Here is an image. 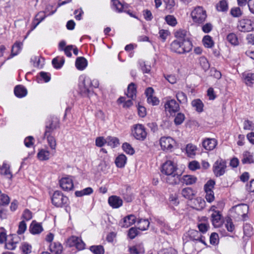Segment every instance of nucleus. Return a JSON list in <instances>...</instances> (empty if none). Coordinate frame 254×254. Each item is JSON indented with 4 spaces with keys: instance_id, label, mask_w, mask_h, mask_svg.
I'll list each match as a JSON object with an SVG mask.
<instances>
[{
    "instance_id": "ea45409f",
    "label": "nucleus",
    "mask_w": 254,
    "mask_h": 254,
    "mask_svg": "<svg viewBox=\"0 0 254 254\" xmlns=\"http://www.w3.org/2000/svg\"><path fill=\"white\" fill-rule=\"evenodd\" d=\"M230 14L234 17H239L242 16L243 12L239 7H236L231 8Z\"/></svg>"
},
{
    "instance_id": "9b49d317",
    "label": "nucleus",
    "mask_w": 254,
    "mask_h": 254,
    "mask_svg": "<svg viewBox=\"0 0 254 254\" xmlns=\"http://www.w3.org/2000/svg\"><path fill=\"white\" fill-rule=\"evenodd\" d=\"M136 217L134 215L130 214L125 217L119 222V225L122 227L127 228L135 223Z\"/></svg>"
},
{
    "instance_id": "7c9ffc66",
    "label": "nucleus",
    "mask_w": 254,
    "mask_h": 254,
    "mask_svg": "<svg viewBox=\"0 0 254 254\" xmlns=\"http://www.w3.org/2000/svg\"><path fill=\"white\" fill-rule=\"evenodd\" d=\"M191 105L195 108L198 112H201L203 111V104L200 99L194 100L191 102Z\"/></svg>"
},
{
    "instance_id": "423d86ee",
    "label": "nucleus",
    "mask_w": 254,
    "mask_h": 254,
    "mask_svg": "<svg viewBox=\"0 0 254 254\" xmlns=\"http://www.w3.org/2000/svg\"><path fill=\"white\" fill-rule=\"evenodd\" d=\"M215 184V182L214 180H210L204 186V189L206 193L205 198L209 202H212L214 199V195L212 189L214 188Z\"/></svg>"
},
{
    "instance_id": "e433bc0d",
    "label": "nucleus",
    "mask_w": 254,
    "mask_h": 254,
    "mask_svg": "<svg viewBox=\"0 0 254 254\" xmlns=\"http://www.w3.org/2000/svg\"><path fill=\"white\" fill-rule=\"evenodd\" d=\"M227 40L233 45H237L239 43L237 36L233 33H230L227 35Z\"/></svg>"
},
{
    "instance_id": "338daca9",
    "label": "nucleus",
    "mask_w": 254,
    "mask_h": 254,
    "mask_svg": "<svg viewBox=\"0 0 254 254\" xmlns=\"http://www.w3.org/2000/svg\"><path fill=\"white\" fill-rule=\"evenodd\" d=\"M22 217L26 221L29 220L32 217V212L28 209H25L23 212Z\"/></svg>"
},
{
    "instance_id": "69168bd1",
    "label": "nucleus",
    "mask_w": 254,
    "mask_h": 254,
    "mask_svg": "<svg viewBox=\"0 0 254 254\" xmlns=\"http://www.w3.org/2000/svg\"><path fill=\"white\" fill-rule=\"evenodd\" d=\"M40 75L45 82H49L51 79L50 74L47 72L41 71L40 72Z\"/></svg>"
},
{
    "instance_id": "a18cd8bd",
    "label": "nucleus",
    "mask_w": 254,
    "mask_h": 254,
    "mask_svg": "<svg viewBox=\"0 0 254 254\" xmlns=\"http://www.w3.org/2000/svg\"><path fill=\"white\" fill-rule=\"evenodd\" d=\"M200 236V233L197 231L192 230L190 231V237L192 241H197Z\"/></svg>"
},
{
    "instance_id": "de8ad7c7",
    "label": "nucleus",
    "mask_w": 254,
    "mask_h": 254,
    "mask_svg": "<svg viewBox=\"0 0 254 254\" xmlns=\"http://www.w3.org/2000/svg\"><path fill=\"white\" fill-rule=\"evenodd\" d=\"M137 228L135 227L130 228L128 231V236L131 239H134L139 233Z\"/></svg>"
},
{
    "instance_id": "f8f14e48",
    "label": "nucleus",
    "mask_w": 254,
    "mask_h": 254,
    "mask_svg": "<svg viewBox=\"0 0 254 254\" xmlns=\"http://www.w3.org/2000/svg\"><path fill=\"white\" fill-rule=\"evenodd\" d=\"M108 203L113 208H118L122 205L123 200L119 196L112 195L108 198Z\"/></svg>"
},
{
    "instance_id": "72a5a7b5",
    "label": "nucleus",
    "mask_w": 254,
    "mask_h": 254,
    "mask_svg": "<svg viewBox=\"0 0 254 254\" xmlns=\"http://www.w3.org/2000/svg\"><path fill=\"white\" fill-rule=\"evenodd\" d=\"M204 46L208 48H211L214 45V42L212 38L209 35H205L202 39Z\"/></svg>"
},
{
    "instance_id": "680f3d73",
    "label": "nucleus",
    "mask_w": 254,
    "mask_h": 254,
    "mask_svg": "<svg viewBox=\"0 0 254 254\" xmlns=\"http://www.w3.org/2000/svg\"><path fill=\"white\" fill-rule=\"evenodd\" d=\"M244 129L253 130L254 128V125L252 122L248 120H246L244 122Z\"/></svg>"
},
{
    "instance_id": "2eb2a0df",
    "label": "nucleus",
    "mask_w": 254,
    "mask_h": 254,
    "mask_svg": "<svg viewBox=\"0 0 254 254\" xmlns=\"http://www.w3.org/2000/svg\"><path fill=\"white\" fill-rule=\"evenodd\" d=\"M216 145V140L214 138H206L202 142L203 147L207 150H213Z\"/></svg>"
},
{
    "instance_id": "1a4fd4ad",
    "label": "nucleus",
    "mask_w": 254,
    "mask_h": 254,
    "mask_svg": "<svg viewBox=\"0 0 254 254\" xmlns=\"http://www.w3.org/2000/svg\"><path fill=\"white\" fill-rule=\"evenodd\" d=\"M133 134L136 139L141 140H143L147 135L145 129L141 124H137L134 126Z\"/></svg>"
},
{
    "instance_id": "58836bf2",
    "label": "nucleus",
    "mask_w": 254,
    "mask_h": 254,
    "mask_svg": "<svg viewBox=\"0 0 254 254\" xmlns=\"http://www.w3.org/2000/svg\"><path fill=\"white\" fill-rule=\"evenodd\" d=\"M245 83L249 86L253 84V81L254 80V73H248L243 75Z\"/></svg>"
},
{
    "instance_id": "4c0bfd02",
    "label": "nucleus",
    "mask_w": 254,
    "mask_h": 254,
    "mask_svg": "<svg viewBox=\"0 0 254 254\" xmlns=\"http://www.w3.org/2000/svg\"><path fill=\"white\" fill-rule=\"evenodd\" d=\"M90 250L94 254H104V249L102 246H92L90 247Z\"/></svg>"
},
{
    "instance_id": "774afa93",
    "label": "nucleus",
    "mask_w": 254,
    "mask_h": 254,
    "mask_svg": "<svg viewBox=\"0 0 254 254\" xmlns=\"http://www.w3.org/2000/svg\"><path fill=\"white\" fill-rule=\"evenodd\" d=\"M140 66L141 70L143 73H148L151 70V66L149 65H146L144 62L142 64H140Z\"/></svg>"
},
{
    "instance_id": "052dcab7",
    "label": "nucleus",
    "mask_w": 254,
    "mask_h": 254,
    "mask_svg": "<svg viewBox=\"0 0 254 254\" xmlns=\"http://www.w3.org/2000/svg\"><path fill=\"white\" fill-rule=\"evenodd\" d=\"M218 241V235L216 233H212L210 236V243L212 245H215Z\"/></svg>"
},
{
    "instance_id": "393cba45",
    "label": "nucleus",
    "mask_w": 254,
    "mask_h": 254,
    "mask_svg": "<svg viewBox=\"0 0 254 254\" xmlns=\"http://www.w3.org/2000/svg\"><path fill=\"white\" fill-rule=\"evenodd\" d=\"M136 88L135 85L133 83H130L127 87V95L128 98L133 99V98L136 96Z\"/></svg>"
},
{
    "instance_id": "b1692460",
    "label": "nucleus",
    "mask_w": 254,
    "mask_h": 254,
    "mask_svg": "<svg viewBox=\"0 0 254 254\" xmlns=\"http://www.w3.org/2000/svg\"><path fill=\"white\" fill-rule=\"evenodd\" d=\"M182 194L187 199H191L195 193L193 190L190 187L184 188L182 190Z\"/></svg>"
},
{
    "instance_id": "cd10ccee",
    "label": "nucleus",
    "mask_w": 254,
    "mask_h": 254,
    "mask_svg": "<svg viewBox=\"0 0 254 254\" xmlns=\"http://www.w3.org/2000/svg\"><path fill=\"white\" fill-rule=\"evenodd\" d=\"M126 161V156L124 154H121L116 158L115 163L118 167L122 168L124 167Z\"/></svg>"
},
{
    "instance_id": "09e8293b",
    "label": "nucleus",
    "mask_w": 254,
    "mask_h": 254,
    "mask_svg": "<svg viewBox=\"0 0 254 254\" xmlns=\"http://www.w3.org/2000/svg\"><path fill=\"white\" fill-rule=\"evenodd\" d=\"M185 118L184 114L181 113H178L174 119V122L177 125H181L184 121Z\"/></svg>"
},
{
    "instance_id": "8fccbe9b",
    "label": "nucleus",
    "mask_w": 254,
    "mask_h": 254,
    "mask_svg": "<svg viewBox=\"0 0 254 254\" xmlns=\"http://www.w3.org/2000/svg\"><path fill=\"white\" fill-rule=\"evenodd\" d=\"M252 230L253 228L250 224H246L244 226V233L246 236L250 237L253 234Z\"/></svg>"
},
{
    "instance_id": "f03ea898",
    "label": "nucleus",
    "mask_w": 254,
    "mask_h": 254,
    "mask_svg": "<svg viewBox=\"0 0 254 254\" xmlns=\"http://www.w3.org/2000/svg\"><path fill=\"white\" fill-rule=\"evenodd\" d=\"M51 199L53 204L56 207H63L67 204L68 200L67 197L64 196L63 193L59 190L54 192Z\"/></svg>"
},
{
    "instance_id": "3c124183",
    "label": "nucleus",
    "mask_w": 254,
    "mask_h": 254,
    "mask_svg": "<svg viewBox=\"0 0 254 254\" xmlns=\"http://www.w3.org/2000/svg\"><path fill=\"white\" fill-rule=\"evenodd\" d=\"M176 98L179 102H186L187 101V97L183 92H179L176 94Z\"/></svg>"
},
{
    "instance_id": "4be33fe9",
    "label": "nucleus",
    "mask_w": 254,
    "mask_h": 254,
    "mask_svg": "<svg viewBox=\"0 0 254 254\" xmlns=\"http://www.w3.org/2000/svg\"><path fill=\"white\" fill-rule=\"evenodd\" d=\"M22 43L20 42H16L12 47L11 50V54L10 56L7 58V60H9L15 56H16L21 49V46Z\"/></svg>"
},
{
    "instance_id": "37998d69",
    "label": "nucleus",
    "mask_w": 254,
    "mask_h": 254,
    "mask_svg": "<svg viewBox=\"0 0 254 254\" xmlns=\"http://www.w3.org/2000/svg\"><path fill=\"white\" fill-rule=\"evenodd\" d=\"M186 152L188 155L191 157L195 154L196 147L191 144H188L186 146Z\"/></svg>"
},
{
    "instance_id": "0eeeda50",
    "label": "nucleus",
    "mask_w": 254,
    "mask_h": 254,
    "mask_svg": "<svg viewBox=\"0 0 254 254\" xmlns=\"http://www.w3.org/2000/svg\"><path fill=\"white\" fill-rule=\"evenodd\" d=\"M83 87L81 89V92L83 94H85V95H89L92 92V90H91L88 86L89 85H92L95 88H97L98 87L99 82L97 80H93L92 81H91L89 79H84L83 82Z\"/></svg>"
},
{
    "instance_id": "13d9d810",
    "label": "nucleus",
    "mask_w": 254,
    "mask_h": 254,
    "mask_svg": "<svg viewBox=\"0 0 254 254\" xmlns=\"http://www.w3.org/2000/svg\"><path fill=\"white\" fill-rule=\"evenodd\" d=\"M31 246L27 243H24L21 246L22 252L25 254H28L31 252Z\"/></svg>"
},
{
    "instance_id": "412c9836",
    "label": "nucleus",
    "mask_w": 254,
    "mask_h": 254,
    "mask_svg": "<svg viewBox=\"0 0 254 254\" xmlns=\"http://www.w3.org/2000/svg\"><path fill=\"white\" fill-rule=\"evenodd\" d=\"M50 250L54 254H61L63 251V246L59 243H54L50 245Z\"/></svg>"
},
{
    "instance_id": "6ab92c4d",
    "label": "nucleus",
    "mask_w": 254,
    "mask_h": 254,
    "mask_svg": "<svg viewBox=\"0 0 254 254\" xmlns=\"http://www.w3.org/2000/svg\"><path fill=\"white\" fill-rule=\"evenodd\" d=\"M166 182L171 185H176L178 183L180 180V175L174 173L173 174L166 175Z\"/></svg>"
},
{
    "instance_id": "c9c22d12",
    "label": "nucleus",
    "mask_w": 254,
    "mask_h": 254,
    "mask_svg": "<svg viewBox=\"0 0 254 254\" xmlns=\"http://www.w3.org/2000/svg\"><path fill=\"white\" fill-rule=\"evenodd\" d=\"M216 8L217 10L225 12L227 11L228 8V3L226 0H222L217 4Z\"/></svg>"
},
{
    "instance_id": "f704fd0d",
    "label": "nucleus",
    "mask_w": 254,
    "mask_h": 254,
    "mask_svg": "<svg viewBox=\"0 0 254 254\" xmlns=\"http://www.w3.org/2000/svg\"><path fill=\"white\" fill-rule=\"evenodd\" d=\"M112 1L113 6L118 12L126 11V10H124L126 6L122 4L119 0H113Z\"/></svg>"
},
{
    "instance_id": "5701e85b",
    "label": "nucleus",
    "mask_w": 254,
    "mask_h": 254,
    "mask_svg": "<svg viewBox=\"0 0 254 254\" xmlns=\"http://www.w3.org/2000/svg\"><path fill=\"white\" fill-rule=\"evenodd\" d=\"M212 222L214 226L218 227L221 218V215L219 211H215L211 215Z\"/></svg>"
},
{
    "instance_id": "c756f323",
    "label": "nucleus",
    "mask_w": 254,
    "mask_h": 254,
    "mask_svg": "<svg viewBox=\"0 0 254 254\" xmlns=\"http://www.w3.org/2000/svg\"><path fill=\"white\" fill-rule=\"evenodd\" d=\"M183 183L187 185H190L194 184L196 181V178L191 175H185L183 177Z\"/></svg>"
},
{
    "instance_id": "4d7b16f0",
    "label": "nucleus",
    "mask_w": 254,
    "mask_h": 254,
    "mask_svg": "<svg viewBox=\"0 0 254 254\" xmlns=\"http://www.w3.org/2000/svg\"><path fill=\"white\" fill-rule=\"evenodd\" d=\"M242 31H250L253 29L252 26V21L251 20H247V22L245 23L244 25H241Z\"/></svg>"
},
{
    "instance_id": "2f4dec72",
    "label": "nucleus",
    "mask_w": 254,
    "mask_h": 254,
    "mask_svg": "<svg viewBox=\"0 0 254 254\" xmlns=\"http://www.w3.org/2000/svg\"><path fill=\"white\" fill-rule=\"evenodd\" d=\"M50 152L48 151L42 149L37 154L38 159L41 161L48 160L49 159Z\"/></svg>"
},
{
    "instance_id": "ddd939ff",
    "label": "nucleus",
    "mask_w": 254,
    "mask_h": 254,
    "mask_svg": "<svg viewBox=\"0 0 254 254\" xmlns=\"http://www.w3.org/2000/svg\"><path fill=\"white\" fill-rule=\"evenodd\" d=\"M164 107L165 109H168L170 112H176L180 109L179 104L174 99L167 101L165 104Z\"/></svg>"
},
{
    "instance_id": "aec40b11",
    "label": "nucleus",
    "mask_w": 254,
    "mask_h": 254,
    "mask_svg": "<svg viewBox=\"0 0 254 254\" xmlns=\"http://www.w3.org/2000/svg\"><path fill=\"white\" fill-rule=\"evenodd\" d=\"M0 173L4 176L9 175L8 178L11 180L12 175L10 171V166L6 163H3L1 166H0Z\"/></svg>"
},
{
    "instance_id": "5fc2aeb1",
    "label": "nucleus",
    "mask_w": 254,
    "mask_h": 254,
    "mask_svg": "<svg viewBox=\"0 0 254 254\" xmlns=\"http://www.w3.org/2000/svg\"><path fill=\"white\" fill-rule=\"evenodd\" d=\"M17 243V242L14 241V238H12L11 240V241L5 243V248L6 249H8L9 250H14L16 247V244Z\"/></svg>"
},
{
    "instance_id": "f3484780",
    "label": "nucleus",
    "mask_w": 254,
    "mask_h": 254,
    "mask_svg": "<svg viewBox=\"0 0 254 254\" xmlns=\"http://www.w3.org/2000/svg\"><path fill=\"white\" fill-rule=\"evenodd\" d=\"M14 92L15 95L18 98H22L27 95L26 89L22 85H19L15 87Z\"/></svg>"
},
{
    "instance_id": "20e7f679",
    "label": "nucleus",
    "mask_w": 254,
    "mask_h": 254,
    "mask_svg": "<svg viewBox=\"0 0 254 254\" xmlns=\"http://www.w3.org/2000/svg\"><path fill=\"white\" fill-rule=\"evenodd\" d=\"M226 162L221 158L218 159L213 167V171L215 175L218 177L222 176L225 172Z\"/></svg>"
},
{
    "instance_id": "a211bd4d",
    "label": "nucleus",
    "mask_w": 254,
    "mask_h": 254,
    "mask_svg": "<svg viewBox=\"0 0 254 254\" xmlns=\"http://www.w3.org/2000/svg\"><path fill=\"white\" fill-rule=\"evenodd\" d=\"M87 65V61L84 57H80L76 59L75 65L79 70L84 69Z\"/></svg>"
},
{
    "instance_id": "bb28decb",
    "label": "nucleus",
    "mask_w": 254,
    "mask_h": 254,
    "mask_svg": "<svg viewBox=\"0 0 254 254\" xmlns=\"http://www.w3.org/2000/svg\"><path fill=\"white\" fill-rule=\"evenodd\" d=\"M149 224L147 219H139L137 220L138 229L141 231L146 230L149 227Z\"/></svg>"
},
{
    "instance_id": "a19ab883",
    "label": "nucleus",
    "mask_w": 254,
    "mask_h": 254,
    "mask_svg": "<svg viewBox=\"0 0 254 254\" xmlns=\"http://www.w3.org/2000/svg\"><path fill=\"white\" fill-rule=\"evenodd\" d=\"M122 148L124 151L128 154L132 155L134 153V149L127 142L123 143Z\"/></svg>"
},
{
    "instance_id": "39448f33",
    "label": "nucleus",
    "mask_w": 254,
    "mask_h": 254,
    "mask_svg": "<svg viewBox=\"0 0 254 254\" xmlns=\"http://www.w3.org/2000/svg\"><path fill=\"white\" fill-rule=\"evenodd\" d=\"M160 144L164 151H172V149L176 144L175 140L170 136H163L160 139Z\"/></svg>"
},
{
    "instance_id": "473e14b6",
    "label": "nucleus",
    "mask_w": 254,
    "mask_h": 254,
    "mask_svg": "<svg viewBox=\"0 0 254 254\" xmlns=\"http://www.w3.org/2000/svg\"><path fill=\"white\" fill-rule=\"evenodd\" d=\"M243 164H251L254 163L253 156L248 151H246L243 154V158L242 160Z\"/></svg>"
},
{
    "instance_id": "c85d7f7f",
    "label": "nucleus",
    "mask_w": 254,
    "mask_h": 254,
    "mask_svg": "<svg viewBox=\"0 0 254 254\" xmlns=\"http://www.w3.org/2000/svg\"><path fill=\"white\" fill-rule=\"evenodd\" d=\"M106 143L112 148H115L119 144V140L115 137L108 136L106 138Z\"/></svg>"
},
{
    "instance_id": "a878e982",
    "label": "nucleus",
    "mask_w": 254,
    "mask_h": 254,
    "mask_svg": "<svg viewBox=\"0 0 254 254\" xmlns=\"http://www.w3.org/2000/svg\"><path fill=\"white\" fill-rule=\"evenodd\" d=\"M130 254H143L144 249L141 245H136L129 248Z\"/></svg>"
},
{
    "instance_id": "7ed1b4c3",
    "label": "nucleus",
    "mask_w": 254,
    "mask_h": 254,
    "mask_svg": "<svg viewBox=\"0 0 254 254\" xmlns=\"http://www.w3.org/2000/svg\"><path fill=\"white\" fill-rule=\"evenodd\" d=\"M194 22L198 23H203L206 19V11L201 6L196 7L191 13Z\"/></svg>"
},
{
    "instance_id": "9d476101",
    "label": "nucleus",
    "mask_w": 254,
    "mask_h": 254,
    "mask_svg": "<svg viewBox=\"0 0 254 254\" xmlns=\"http://www.w3.org/2000/svg\"><path fill=\"white\" fill-rule=\"evenodd\" d=\"M177 169L176 166H175L173 162L169 160L167 161L162 166L161 172L166 175L173 174L175 173Z\"/></svg>"
},
{
    "instance_id": "f257e3e1",
    "label": "nucleus",
    "mask_w": 254,
    "mask_h": 254,
    "mask_svg": "<svg viewBox=\"0 0 254 254\" xmlns=\"http://www.w3.org/2000/svg\"><path fill=\"white\" fill-rule=\"evenodd\" d=\"M192 47V43L189 40H184L183 42L176 40L170 45V49L172 51L180 54L189 52L191 50Z\"/></svg>"
},
{
    "instance_id": "603ef678",
    "label": "nucleus",
    "mask_w": 254,
    "mask_h": 254,
    "mask_svg": "<svg viewBox=\"0 0 254 254\" xmlns=\"http://www.w3.org/2000/svg\"><path fill=\"white\" fill-rule=\"evenodd\" d=\"M158 254H177V251L172 248H169L168 249H164L160 250L158 253Z\"/></svg>"
},
{
    "instance_id": "6e6d98bb",
    "label": "nucleus",
    "mask_w": 254,
    "mask_h": 254,
    "mask_svg": "<svg viewBox=\"0 0 254 254\" xmlns=\"http://www.w3.org/2000/svg\"><path fill=\"white\" fill-rule=\"evenodd\" d=\"M210 74L211 76L218 79H220L222 76L221 72L214 67L211 68Z\"/></svg>"
},
{
    "instance_id": "6e6552de",
    "label": "nucleus",
    "mask_w": 254,
    "mask_h": 254,
    "mask_svg": "<svg viewBox=\"0 0 254 254\" xmlns=\"http://www.w3.org/2000/svg\"><path fill=\"white\" fill-rule=\"evenodd\" d=\"M59 127V120L56 117H53L51 118V120L50 121L49 123H47L46 125L44 137H46V135H48L49 134L51 135V133Z\"/></svg>"
},
{
    "instance_id": "49530a36",
    "label": "nucleus",
    "mask_w": 254,
    "mask_h": 254,
    "mask_svg": "<svg viewBox=\"0 0 254 254\" xmlns=\"http://www.w3.org/2000/svg\"><path fill=\"white\" fill-rule=\"evenodd\" d=\"M47 138L48 143L52 149H55L56 147V141L55 138L52 135L49 134L48 135L46 136Z\"/></svg>"
},
{
    "instance_id": "4468645a",
    "label": "nucleus",
    "mask_w": 254,
    "mask_h": 254,
    "mask_svg": "<svg viewBox=\"0 0 254 254\" xmlns=\"http://www.w3.org/2000/svg\"><path fill=\"white\" fill-rule=\"evenodd\" d=\"M61 187L65 190H71L73 188L72 180L69 178H64L60 181Z\"/></svg>"
},
{
    "instance_id": "bf43d9fd",
    "label": "nucleus",
    "mask_w": 254,
    "mask_h": 254,
    "mask_svg": "<svg viewBox=\"0 0 254 254\" xmlns=\"http://www.w3.org/2000/svg\"><path fill=\"white\" fill-rule=\"evenodd\" d=\"M147 102L149 104H151L153 106H155L159 104V100L157 97L151 96L147 98Z\"/></svg>"
},
{
    "instance_id": "dca6fc26",
    "label": "nucleus",
    "mask_w": 254,
    "mask_h": 254,
    "mask_svg": "<svg viewBox=\"0 0 254 254\" xmlns=\"http://www.w3.org/2000/svg\"><path fill=\"white\" fill-rule=\"evenodd\" d=\"M29 230L33 234H38L43 231V229L40 224L33 221L30 226Z\"/></svg>"
},
{
    "instance_id": "79ce46f5",
    "label": "nucleus",
    "mask_w": 254,
    "mask_h": 254,
    "mask_svg": "<svg viewBox=\"0 0 254 254\" xmlns=\"http://www.w3.org/2000/svg\"><path fill=\"white\" fill-rule=\"evenodd\" d=\"M186 31L180 29L175 32V36L177 38V40H181L183 42L184 40H186L185 38L186 36Z\"/></svg>"
},
{
    "instance_id": "0e129e2a",
    "label": "nucleus",
    "mask_w": 254,
    "mask_h": 254,
    "mask_svg": "<svg viewBox=\"0 0 254 254\" xmlns=\"http://www.w3.org/2000/svg\"><path fill=\"white\" fill-rule=\"evenodd\" d=\"M189 168L190 170L194 171L200 168L199 164L196 161L190 162L189 165Z\"/></svg>"
},
{
    "instance_id": "c03bdc74",
    "label": "nucleus",
    "mask_w": 254,
    "mask_h": 254,
    "mask_svg": "<svg viewBox=\"0 0 254 254\" xmlns=\"http://www.w3.org/2000/svg\"><path fill=\"white\" fill-rule=\"evenodd\" d=\"M165 20L168 24L172 26H175L177 23V20L173 15H167L165 17Z\"/></svg>"
},
{
    "instance_id": "864d4df0",
    "label": "nucleus",
    "mask_w": 254,
    "mask_h": 254,
    "mask_svg": "<svg viewBox=\"0 0 254 254\" xmlns=\"http://www.w3.org/2000/svg\"><path fill=\"white\" fill-rule=\"evenodd\" d=\"M26 228L25 222L24 221H21L19 224L18 230L17 232V234L19 235L22 234L25 231Z\"/></svg>"
},
{
    "instance_id": "e2e57ef3",
    "label": "nucleus",
    "mask_w": 254,
    "mask_h": 254,
    "mask_svg": "<svg viewBox=\"0 0 254 254\" xmlns=\"http://www.w3.org/2000/svg\"><path fill=\"white\" fill-rule=\"evenodd\" d=\"M96 145L98 147H102L106 143V139H105L103 137H98L96 139Z\"/></svg>"
}]
</instances>
